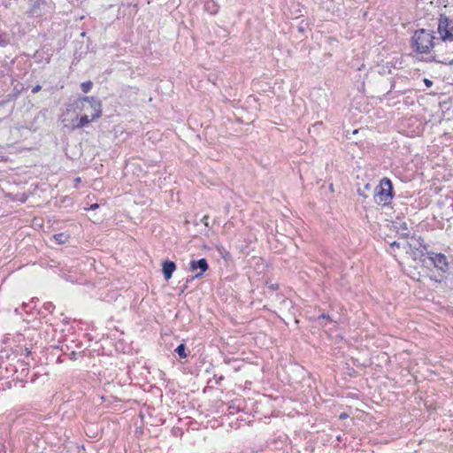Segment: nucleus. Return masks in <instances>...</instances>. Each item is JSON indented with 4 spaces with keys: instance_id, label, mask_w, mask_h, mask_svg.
Segmentation results:
<instances>
[{
    "instance_id": "1",
    "label": "nucleus",
    "mask_w": 453,
    "mask_h": 453,
    "mask_svg": "<svg viewBox=\"0 0 453 453\" xmlns=\"http://www.w3.org/2000/svg\"><path fill=\"white\" fill-rule=\"evenodd\" d=\"M393 227L395 229L397 234H399V238L397 241H394L390 243L392 248H403L406 250V254L410 255L413 260H417V257H423V247L419 243L418 238L415 236H411L410 241H407L406 238L410 234V231L408 230L407 224L402 221H395L393 222Z\"/></svg>"
},
{
    "instance_id": "2",
    "label": "nucleus",
    "mask_w": 453,
    "mask_h": 453,
    "mask_svg": "<svg viewBox=\"0 0 453 453\" xmlns=\"http://www.w3.org/2000/svg\"><path fill=\"white\" fill-rule=\"evenodd\" d=\"M81 117L87 119L86 126L102 116V103L94 96H84L74 100Z\"/></svg>"
},
{
    "instance_id": "3",
    "label": "nucleus",
    "mask_w": 453,
    "mask_h": 453,
    "mask_svg": "<svg viewBox=\"0 0 453 453\" xmlns=\"http://www.w3.org/2000/svg\"><path fill=\"white\" fill-rule=\"evenodd\" d=\"M60 121L65 127L74 130L86 126L87 119L81 117L74 101L66 106L65 111L60 116Z\"/></svg>"
},
{
    "instance_id": "4",
    "label": "nucleus",
    "mask_w": 453,
    "mask_h": 453,
    "mask_svg": "<svg viewBox=\"0 0 453 453\" xmlns=\"http://www.w3.org/2000/svg\"><path fill=\"white\" fill-rule=\"evenodd\" d=\"M434 38L430 31L425 29L416 31L412 38L413 47L418 52H428L434 46Z\"/></svg>"
},
{
    "instance_id": "5",
    "label": "nucleus",
    "mask_w": 453,
    "mask_h": 453,
    "mask_svg": "<svg viewBox=\"0 0 453 453\" xmlns=\"http://www.w3.org/2000/svg\"><path fill=\"white\" fill-rule=\"evenodd\" d=\"M392 198V184L391 181L384 178L380 180L375 192V199L377 202L387 204Z\"/></svg>"
},
{
    "instance_id": "6",
    "label": "nucleus",
    "mask_w": 453,
    "mask_h": 453,
    "mask_svg": "<svg viewBox=\"0 0 453 453\" xmlns=\"http://www.w3.org/2000/svg\"><path fill=\"white\" fill-rule=\"evenodd\" d=\"M419 258L424 264H433L436 268L442 272H446L448 270V263L445 256L441 254H434L432 256H425L423 253V257H417V259Z\"/></svg>"
},
{
    "instance_id": "7",
    "label": "nucleus",
    "mask_w": 453,
    "mask_h": 453,
    "mask_svg": "<svg viewBox=\"0 0 453 453\" xmlns=\"http://www.w3.org/2000/svg\"><path fill=\"white\" fill-rule=\"evenodd\" d=\"M438 31L443 41H453V26L447 17H441L438 24Z\"/></svg>"
},
{
    "instance_id": "8",
    "label": "nucleus",
    "mask_w": 453,
    "mask_h": 453,
    "mask_svg": "<svg viewBox=\"0 0 453 453\" xmlns=\"http://www.w3.org/2000/svg\"><path fill=\"white\" fill-rule=\"evenodd\" d=\"M197 269H199V272L195 275L196 278L202 276L203 273L208 269V264L204 258L198 261H191L190 270L192 272H196Z\"/></svg>"
},
{
    "instance_id": "9",
    "label": "nucleus",
    "mask_w": 453,
    "mask_h": 453,
    "mask_svg": "<svg viewBox=\"0 0 453 453\" xmlns=\"http://www.w3.org/2000/svg\"><path fill=\"white\" fill-rule=\"evenodd\" d=\"M175 264L172 261H165L163 264V273L166 280H170L175 271Z\"/></svg>"
},
{
    "instance_id": "10",
    "label": "nucleus",
    "mask_w": 453,
    "mask_h": 453,
    "mask_svg": "<svg viewBox=\"0 0 453 453\" xmlns=\"http://www.w3.org/2000/svg\"><path fill=\"white\" fill-rule=\"evenodd\" d=\"M54 239L58 242V243H65L68 239H69V235L67 234H65V233H60V234H57L54 235Z\"/></svg>"
},
{
    "instance_id": "11",
    "label": "nucleus",
    "mask_w": 453,
    "mask_h": 453,
    "mask_svg": "<svg viewBox=\"0 0 453 453\" xmlns=\"http://www.w3.org/2000/svg\"><path fill=\"white\" fill-rule=\"evenodd\" d=\"M175 351L177 352V354L180 356V357L181 358H185L187 357V354L185 352V346L184 344H180L177 347V349H175Z\"/></svg>"
},
{
    "instance_id": "12",
    "label": "nucleus",
    "mask_w": 453,
    "mask_h": 453,
    "mask_svg": "<svg viewBox=\"0 0 453 453\" xmlns=\"http://www.w3.org/2000/svg\"><path fill=\"white\" fill-rule=\"evenodd\" d=\"M81 90L84 93H88L91 88H92V82L91 81H85L81 84Z\"/></svg>"
},
{
    "instance_id": "13",
    "label": "nucleus",
    "mask_w": 453,
    "mask_h": 453,
    "mask_svg": "<svg viewBox=\"0 0 453 453\" xmlns=\"http://www.w3.org/2000/svg\"><path fill=\"white\" fill-rule=\"evenodd\" d=\"M208 220H209V216L205 215L203 217V219H201V221L203 222V224L207 226H208Z\"/></svg>"
},
{
    "instance_id": "14",
    "label": "nucleus",
    "mask_w": 453,
    "mask_h": 453,
    "mask_svg": "<svg viewBox=\"0 0 453 453\" xmlns=\"http://www.w3.org/2000/svg\"><path fill=\"white\" fill-rule=\"evenodd\" d=\"M424 83L426 84V86L427 88H430L432 86V84H433V82L430 80H428V79H424Z\"/></svg>"
},
{
    "instance_id": "15",
    "label": "nucleus",
    "mask_w": 453,
    "mask_h": 453,
    "mask_svg": "<svg viewBox=\"0 0 453 453\" xmlns=\"http://www.w3.org/2000/svg\"><path fill=\"white\" fill-rule=\"evenodd\" d=\"M40 90H41V86H40V85H37V86H35V87L33 88L32 92H33L34 94H35V93L39 92Z\"/></svg>"
},
{
    "instance_id": "16",
    "label": "nucleus",
    "mask_w": 453,
    "mask_h": 453,
    "mask_svg": "<svg viewBox=\"0 0 453 453\" xmlns=\"http://www.w3.org/2000/svg\"><path fill=\"white\" fill-rule=\"evenodd\" d=\"M348 418V415H347L346 413H342V414L340 415V418H341V419H344V418Z\"/></svg>"
},
{
    "instance_id": "17",
    "label": "nucleus",
    "mask_w": 453,
    "mask_h": 453,
    "mask_svg": "<svg viewBox=\"0 0 453 453\" xmlns=\"http://www.w3.org/2000/svg\"><path fill=\"white\" fill-rule=\"evenodd\" d=\"M90 208L95 210V209L98 208V204L97 203H94V204L91 205Z\"/></svg>"
},
{
    "instance_id": "18",
    "label": "nucleus",
    "mask_w": 453,
    "mask_h": 453,
    "mask_svg": "<svg viewBox=\"0 0 453 453\" xmlns=\"http://www.w3.org/2000/svg\"><path fill=\"white\" fill-rule=\"evenodd\" d=\"M365 190L370 189V186H369V184H366V185L365 186Z\"/></svg>"
},
{
    "instance_id": "19",
    "label": "nucleus",
    "mask_w": 453,
    "mask_h": 453,
    "mask_svg": "<svg viewBox=\"0 0 453 453\" xmlns=\"http://www.w3.org/2000/svg\"><path fill=\"white\" fill-rule=\"evenodd\" d=\"M321 318H323V319H328V318H327V317H326L325 315H322V317H321Z\"/></svg>"
}]
</instances>
